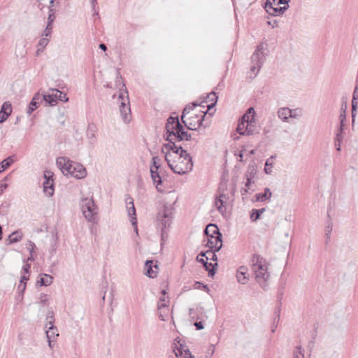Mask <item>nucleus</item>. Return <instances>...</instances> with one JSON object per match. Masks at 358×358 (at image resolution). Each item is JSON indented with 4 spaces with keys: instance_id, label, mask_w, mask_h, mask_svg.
I'll list each match as a JSON object with an SVG mask.
<instances>
[{
    "instance_id": "22",
    "label": "nucleus",
    "mask_w": 358,
    "mask_h": 358,
    "mask_svg": "<svg viewBox=\"0 0 358 358\" xmlns=\"http://www.w3.org/2000/svg\"><path fill=\"white\" fill-rule=\"evenodd\" d=\"M125 203L128 215L131 217L133 216L136 217L134 199L129 195H126Z\"/></svg>"
},
{
    "instance_id": "1",
    "label": "nucleus",
    "mask_w": 358,
    "mask_h": 358,
    "mask_svg": "<svg viewBox=\"0 0 358 358\" xmlns=\"http://www.w3.org/2000/svg\"><path fill=\"white\" fill-rule=\"evenodd\" d=\"M252 269L257 283L264 291H267L269 287L270 273L266 259L259 255H254L252 259Z\"/></svg>"
},
{
    "instance_id": "11",
    "label": "nucleus",
    "mask_w": 358,
    "mask_h": 358,
    "mask_svg": "<svg viewBox=\"0 0 358 358\" xmlns=\"http://www.w3.org/2000/svg\"><path fill=\"white\" fill-rule=\"evenodd\" d=\"M51 94H47L43 95V99L48 103L50 106H55L57 103V101H62L64 102H67L69 101V98L66 96V94H63L58 90L51 89Z\"/></svg>"
},
{
    "instance_id": "9",
    "label": "nucleus",
    "mask_w": 358,
    "mask_h": 358,
    "mask_svg": "<svg viewBox=\"0 0 358 358\" xmlns=\"http://www.w3.org/2000/svg\"><path fill=\"white\" fill-rule=\"evenodd\" d=\"M178 141H169L162 147V152L164 154L165 160L166 161V155H169L171 158H175V156L182 155L183 152H187L181 145H178L176 142Z\"/></svg>"
},
{
    "instance_id": "63",
    "label": "nucleus",
    "mask_w": 358,
    "mask_h": 358,
    "mask_svg": "<svg viewBox=\"0 0 358 358\" xmlns=\"http://www.w3.org/2000/svg\"><path fill=\"white\" fill-rule=\"evenodd\" d=\"M25 288H26V283L20 282V284L18 286V289L20 290H21L22 292H24L25 290Z\"/></svg>"
},
{
    "instance_id": "57",
    "label": "nucleus",
    "mask_w": 358,
    "mask_h": 358,
    "mask_svg": "<svg viewBox=\"0 0 358 358\" xmlns=\"http://www.w3.org/2000/svg\"><path fill=\"white\" fill-rule=\"evenodd\" d=\"M56 241H57V238L56 237L53 236V238H52V250L50 251V253L52 255H53L55 251H56V248L55 247V244H56Z\"/></svg>"
},
{
    "instance_id": "50",
    "label": "nucleus",
    "mask_w": 358,
    "mask_h": 358,
    "mask_svg": "<svg viewBox=\"0 0 358 358\" xmlns=\"http://www.w3.org/2000/svg\"><path fill=\"white\" fill-rule=\"evenodd\" d=\"M213 251V250H210V252H208V256H206V260H213L214 262L217 261V255L215 254V252Z\"/></svg>"
},
{
    "instance_id": "40",
    "label": "nucleus",
    "mask_w": 358,
    "mask_h": 358,
    "mask_svg": "<svg viewBox=\"0 0 358 358\" xmlns=\"http://www.w3.org/2000/svg\"><path fill=\"white\" fill-rule=\"evenodd\" d=\"M207 99L211 101V103L207 106L208 109L210 110L215 106V103L217 102V96L215 92H211L207 95Z\"/></svg>"
},
{
    "instance_id": "33",
    "label": "nucleus",
    "mask_w": 358,
    "mask_h": 358,
    "mask_svg": "<svg viewBox=\"0 0 358 358\" xmlns=\"http://www.w3.org/2000/svg\"><path fill=\"white\" fill-rule=\"evenodd\" d=\"M191 139V135L186 131H185L183 126L182 125V129L180 130L179 133L176 136V141H189Z\"/></svg>"
},
{
    "instance_id": "44",
    "label": "nucleus",
    "mask_w": 358,
    "mask_h": 358,
    "mask_svg": "<svg viewBox=\"0 0 358 358\" xmlns=\"http://www.w3.org/2000/svg\"><path fill=\"white\" fill-rule=\"evenodd\" d=\"M52 30V24H47L45 29L43 31L42 36L45 37H48L50 36Z\"/></svg>"
},
{
    "instance_id": "46",
    "label": "nucleus",
    "mask_w": 358,
    "mask_h": 358,
    "mask_svg": "<svg viewBox=\"0 0 358 358\" xmlns=\"http://www.w3.org/2000/svg\"><path fill=\"white\" fill-rule=\"evenodd\" d=\"M49 299L50 298L48 294L43 293H41L40 294L39 300L41 303L46 304L48 302Z\"/></svg>"
},
{
    "instance_id": "14",
    "label": "nucleus",
    "mask_w": 358,
    "mask_h": 358,
    "mask_svg": "<svg viewBox=\"0 0 358 358\" xmlns=\"http://www.w3.org/2000/svg\"><path fill=\"white\" fill-rule=\"evenodd\" d=\"M45 181L43 182V191L48 196H52L54 194L53 180L50 171H45L44 173Z\"/></svg>"
},
{
    "instance_id": "15",
    "label": "nucleus",
    "mask_w": 358,
    "mask_h": 358,
    "mask_svg": "<svg viewBox=\"0 0 358 358\" xmlns=\"http://www.w3.org/2000/svg\"><path fill=\"white\" fill-rule=\"evenodd\" d=\"M206 112L202 115L201 118H199L198 115L192 117L189 122L185 120V126L189 130H196L202 124L203 117L206 115Z\"/></svg>"
},
{
    "instance_id": "2",
    "label": "nucleus",
    "mask_w": 358,
    "mask_h": 358,
    "mask_svg": "<svg viewBox=\"0 0 358 358\" xmlns=\"http://www.w3.org/2000/svg\"><path fill=\"white\" fill-rule=\"evenodd\" d=\"M166 162L169 168L175 173L179 175H184L192 170L193 162L192 157L187 152H183L182 155L175 156V158H171V156L166 155Z\"/></svg>"
},
{
    "instance_id": "28",
    "label": "nucleus",
    "mask_w": 358,
    "mask_h": 358,
    "mask_svg": "<svg viewBox=\"0 0 358 358\" xmlns=\"http://www.w3.org/2000/svg\"><path fill=\"white\" fill-rule=\"evenodd\" d=\"M272 196V192H271L270 189L268 187H266L264 189V193H259L255 195L256 201L263 202L268 199H270V198Z\"/></svg>"
},
{
    "instance_id": "23",
    "label": "nucleus",
    "mask_w": 358,
    "mask_h": 358,
    "mask_svg": "<svg viewBox=\"0 0 358 358\" xmlns=\"http://www.w3.org/2000/svg\"><path fill=\"white\" fill-rule=\"evenodd\" d=\"M255 111L253 108L250 107L248 109L246 113H245L241 119V122H245L250 125L255 122Z\"/></svg>"
},
{
    "instance_id": "24",
    "label": "nucleus",
    "mask_w": 358,
    "mask_h": 358,
    "mask_svg": "<svg viewBox=\"0 0 358 358\" xmlns=\"http://www.w3.org/2000/svg\"><path fill=\"white\" fill-rule=\"evenodd\" d=\"M22 239V233L20 230H17L10 234L6 239V244L10 245L20 242Z\"/></svg>"
},
{
    "instance_id": "45",
    "label": "nucleus",
    "mask_w": 358,
    "mask_h": 358,
    "mask_svg": "<svg viewBox=\"0 0 358 358\" xmlns=\"http://www.w3.org/2000/svg\"><path fill=\"white\" fill-rule=\"evenodd\" d=\"M260 215L258 214L257 209H252L250 213V219L252 222L257 221L259 218Z\"/></svg>"
},
{
    "instance_id": "62",
    "label": "nucleus",
    "mask_w": 358,
    "mask_h": 358,
    "mask_svg": "<svg viewBox=\"0 0 358 358\" xmlns=\"http://www.w3.org/2000/svg\"><path fill=\"white\" fill-rule=\"evenodd\" d=\"M340 120H341V127H342L343 124V121L345 120V111L343 112V113H341L340 115ZM341 129H342V127L341 128Z\"/></svg>"
},
{
    "instance_id": "54",
    "label": "nucleus",
    "mask_w": 358,
    "mask_h": 358,
    "mask_svg": "<svg viewBox=\"0 0 358 358\" xmlns=\"http://www.w3.org/2000/svg\"><path fill=\"white\" fill-rule=\"evenodd\" d=\"M201 287H202L203 289L207 290L208 292L209 291L208 288V286L206 285H204L201 282H195V288H197V289H200Z\"/></svg>"
},
{
    "instance_id": "12",
    "label": "nucleus",
    "mask_w": 358,
    "mask_h": 358,
    "mask_svg": "<svg viewBox=\"0 0 358 358\" xmlns=\"http://www.w3.org/2000/svg\"><path fill=\"white\" fill-rule=\"evenodd\" d=\"M277 2L278 0H266L264 8L269 15L280 16L288 8V5L279 7L280 4H277Z\"/></svg>"
},
{
    "instance_id": "18",
    "label": "nucleus",
    "mask_w": 358,
    "mask_h": 358,
    "mask_svg": "<svg viewBox=\"0 0 358 358\" xmlns=\"http://www.w3.org/2000/svg\"><path fill=\"white\" fill-rule=\"evenodd\" d=\"M42 97L43 95L41 96L38 92L34 95L27 110V113L29 115H30L33 111H34L38 107Z\"/></svg>"
},
{
    "instance_id": "53",
    "label": "nucleus",
    "mask_w": 358,
    "mask_h": 358,
    "mask_svg": "<svg viewBox=\"0 0 358 358\" xmlns=\"http://www.w3.org/2000/svg\"><path fill=\"white\" fill-rule=\"evenodd\" d=\"M277 316L274 319V321H273V327H272V330L271 331L273 333L275 332V329L277 327V323L278 322V320H279V317H280V310H278L277 313Z\"/></svg>"
},
{
    "instance_id": "48",
    "label": "nucleus",
    "mask_w": 358,
    "mask_h": 358,
    "mask_svg": "<svg viewBox=\"0 0 358 358\" xmlns=\"http://www.w3.org/2000/svg\"><path fill=\"white\" fill-rule=\"evenodd\" d=\"M48 43L49 39H48L47 38H43L39 41L38 46L43 49L48 45Z\"/></svg>"
},
{
    "instance_id": "5",
    "label": "nucleus",
    "mask_w": 358,
    "mask_h": 358,
    "mask_svg": "<svg viewBox=\"0 0 358 358\" xmlns=\"http://www.w3.org/2000/svg\"><path fill=\"white\" fill-rule=\"evenodd\" d=\"M173 208L171 205H164L163 210L159 212L157 217V226L161 231L162 240H164L165 229L170 226Z\"/></svg>"
},
{
    "instance_id": "36",
    "label": "nucleus",
    "mask_w": 358,
    "mask_h": 358,
    "mask_svg": "<svg viewBox=\"0 0 358 358\" xmlns=\"http://www.w3.org/2000/svg\"><path fill=\"white\" fill-rule=\"evenodd\" d=\"M223 197H225V196L223 194H220L219 198L217 199L215 202V205L217 209L222 214H223L225 211V208L223 206V203H224V201L222 199Z\"/></svg>"
},
{
    "instance_id": "20",
    "label": "nucleus",
    "mask_w": 358,
    "mask_h": 358,
    "mask_svg": "<svg viewBox=\"0 0 358 358\" xmlns=\"http://www.w3.org/2000/svg\"><path fill=\"white\" fill-rule=\"evenodd\" d=\"M169 314L167 303H158V315L162 321H166Z\"/></svg>"
},
{
    "instance_id": "38",
    "label": "nucleus",
    "mask_w": 358,
    "mask_h": 358,
    "mask_svg": "<svg viewBox=\"0 0 358 358\" xmlns=\"http://www.w3.org/2000/svg\"><path fill=\"white\" fill-rule=\"evenodd\" d=\"M199 106V104L196 103H193L192 106H185V108L183 109V111H182V116H181V120H182V122L183 124H185V117L186 115V114L189 113L192 110L194 109V107Z\"/></svg>"
},
{
    "instance_id": "58",
    "label": "nucleus",
    "mask_w": 358,
    "mask_h": 358,
    "mask_svg": "<svg viewBox=\"0 0 358 358\" xmlns=\"http://www.w3.org/2000/svg\"><path fill=\"white\" fill-rule=\"evenodd\" d=\"M194 326L197 330H201L204 328L202 322H196Z\"/></svg>"
},
{
    "instance_id": "51",
    "label": "nucleus",
    "mask_w": 358,
    "mask_h": 358,
    "mask_svg": "<svg viewBox=\"0 0 358 358\" xmlns=\"http://www.w3.org/2000/svg\"><path fill=\"white\" fill-rule=\"evenodd\" d=\"M7 180V177H5L3 180L0 182V195L3 194V192L8 187V184L3 182V180Z\"/></svg>"
},
{
    "instance_id": "41",
    "label": "nucleus",
    "mask_w": 358,
    "mask_h": 358,
    "mask_svg": "<svg viewBox=\"0 0 358 358\" xmlns=\"http://www.w3.org/2000/svg\"><path fill=\"white\" fill-rule=\"evenodd\" d=\"M24 48H25V45H18L16 47L15 55H16L17 57L23 58L25 56L27 52H26Z\"/></svg>"
},
{
    "instance_id": "30",
    "label": "nucleus",
    "mask_w": 358,
    "mask_h": 358,
    "mask_svg": "<svg viewBox=\"0 0 358 358\" xmlns=\"http://www.w3.org/2000/svg\"><path fill=\"white\" fill-rule=\"evenodd\" d=\"M45 328L46 329L45 334L48 339H54L59 336L57 329L55 325L51 324V326Z\"/></svg>"
},
{
    "instance_id": "26",
    "label": "nucleus",
    "mask_w": 358,
    "mask_h": 358,
    "mask_svg": "<svg viewBox=\"0 0 358 358\" xmlns=\"http://www.w3.org/2000/svg\"><path fill=\"white\" fill-rule=\"evenodd\" d=\"M151 178L152 180V182L154 184L156 185V188L158 189V191H162L159 185H160L162 182V178L159 176V173L158 172V170L155 169H150Z\"/></svg>"
},
{
    "instance_id": "56",
    "label": "nucleus",
    "mask_w": 358,
    "mask_h": 358,
    "mask_svg": "<svg viewBox=\"0 0 358 358\" xmlns=\"http://www.w3.org/2000/svg\"><path fill=\"white\" fill-rule=\"evenodd\" d=\"M55 19V15H53L52 13V14H48V24H52V22H54Z\"/></svg>"
},
{
    "instance_id": "34",
    "label": "nucleus",
    "mask_w": 358,
    "mask_h": 358,
    "mask_svg": "<svg viewBox=\"0 0 358 358\" xmlns=\"http://www.w3.org/2000/svg\"><path fill=\"white\" fill-rule=\"evenodd\" d=\"M153 262L151 260H147L145 264L146 268V275L150 278H154L156 275V273L152 270Z\"/></svg>"
},
{
    "instance_id": "16",
    "label": "nucleus",
    "mask_w": 358,
    "mask_h": 358,
    "mask_svg": "<svg viewBox=\"0 0 358 358\" xmlns=\"http://www.w3.org/2000/svg\"><path fill=\"white\" fill-rule=\"evenodd\" d=\"M248 268L244 266H240L236 272L237 280L242 285L248 283L249 280V275L248 273Z\"/></svg>"
},
{
    "instance_id": "42",
    "label": "nucleus",
    "mask_w": 358,
    "mask_h": 358,
    "mask_svg": "<svg viewBox=\"0 0 358 358\" xmlns=\"http://www.w3.org/2000/svg\"><path fill=\"white\" fill-rule=\"evenodd\" d=\"M55 322V317H54V313L52 311H49L48 313L47 317H46V324L45 327H48V326L54 325Z\"/></svg>"
},
{
    "instance_id": "59",
    "label": "nucleus",
    "mask_w": 358,
    "mask_h": 358,
    "mask_svg": "<svg viewBox=\"0 0 358 358\" xmlns=\"http://www.w3.org/2000/svg\"><path fill=\"white\" fill-rule=\"evenodd\" d=\"M292 114L294 115V117H290V118H296L298 116L301 115L300 113H298V112H301V110L298 108L292 110Z\"/></svg>"
},
{
    "instance_id": "8",
    "label": "nucleus",
    "mask_w": 358,
    "mask_h": 358,
    "mask_svg": "<svg viewBox=\"0 0 358 358\" xmlns=\"http://www.w3.org/2000/svg\"><path fill=\"white\" fill-rule=\"evenodd\" d=\"M80 206L85 217L89 221H92L94 215L97 213L93 199L92 197L83 199Z\"/></svg>"
},
{
    "instance_id": "3",
    "label": "nucleus",
    "mask_w": 358,
    "mask_h": 358,
    "mask_svg": "<svg viewBox=\"0 0 358 358\" xmlns=\"http://www.w3.org/2000/svg\"><path fill=\"white\" fill-rule=\"evenodd\" d=\"M56 164L62 173L66 176H71L76 178L81 179L84 178L87 175L86 169L81 164L72 162L66 157H58Z\"/></svg>"
},
{
    "instance_id": "64",
    "label": "nucleus",
    "mask_w": 358,
    "mask_h": 358,
    "mask_svg": "<svg viewBox=\"0 0 358 358\" xmlns=\"http://www.w3.org/2000/svg\"><path fill=\"white\" fill-rule=\"evenodd\" d=\"M28 279H29V277L24 275L21 277L20 282L26 283V281L28 280Z\"/></svg>"
},
{
    "instance_id": "60",
    "label": "nucleus",
    "mask_w": 358,
    "mask_h": 358,
    "mask_svg": "<svg viewBox=\"0 0 358 358\" xmlns=\"http://www.w3.org/2000/svg\"><path fill=\"white\" fill-rule=\"evenodd\" d=\"M91 1V4H92V10L94 11V14H98L97 12H96L95 10V7H96V5L97 3V0H90Z\"/></svg>"
},
{
    "instance_id": "43",
    "label": "nucleus",
    "mask_w": 358,
    "mask_h": 358,
    "mask_svg": "<svg viewBox=\"0 0 358 358\" xmlns=\"http://www.w3.org/2000/svg\"><path fill=\"white\" fill-rule=\"evenodd\" d=\"M293 357L294 358H304V353L301 345L296 347Z\"/></svg>"
},
{
    "instance_id": "61",
    "label": "nucleus",
    "mask_w": 358,
    "mask_h": 358,
    "mask_svg": "<svg viewBox=\"0 0 358 358\" xmlns=\"http://www.w3.org/2000/svg\"><path fill=\"white\" fill-rule=\"evenodd\" d=\"M30 267H31L30 264H26L23 266L22 269H23V271H24V272L25 273H29V269H30Z\"/></svg>"
},
{
    "instance_id": "47",
    "label": "nucleus",
    "mask_w": 358,
    "mask_h": 358,
    "mask_svg": "<svg viewBox=\"0 0 358 358\" xmlns=\"http://www.w3.org/2000/svg\"><path fill=\"white\" fill-rule=\"evenodd\" d=\"M35 247V243L34 242L28 241L27 243V249L29 250V254H33Z\"/></svg>"
},
{
    "instance_id": "10",
    "label": "nucleus",
    "mask_w": 358,
    "mask_h": 358,
    "mask_svg": "<svg viewBox=\"0 0 358 358\" xmlns=\"http://www.w3.org/2000/svg\"><path fill=\"white\" fill-rule=\"evenodd\" d=\"M172 348L173 351L177 357L194 358V357L192 355L187 345L182 343L181 340L178 337L174 340Z\"/></svg>"
},
{
    "instance_id": "27",
    "label": "nucleus",
    "mask_w": 358,
    "mask_h": 358,
    "mask_svg": "<svg viewBox=\"0 0 358 358\" xmlns=\"http://www.w3.org/2000/svg\"><path fill=\"white\" fill-rule=\"evenodd\" d=\"M205 234H206L208 238L209 237H211V236H217L221 233L220 232L217 225L214 224H209L208 225H207L205 229Z\"/></svg>"
},
{
    "instance_id": "7",
    "label": "nucleus",
    "mask_w": 358,
    "mask_h": 358,
    "mask_svg": "<svg viewBox=\"0 0 358 358\" xmlns=\"http://www.w3.org/2000/svg\"><path fill=\"white\" fill-rule=\"evenodd\" d=\"M166 140L167 141H176V136L182 129V124L178 117H169L166 124Z\"/></svg>"
},
{
    "instance_id": "55",
    "label": "nucleus",
    "mask_w": 358,
    "mask_h": 358,
    "mask_svg": "<svg viewBox=\"0 0 358 358\" xmlns=\"http://www.w3.org/2000/svg\"><path fill=\"white\" fill-rule=\"evenodd\" d=\"M331 231H332L331 225H327L325 229V234H326L327 239L329 238V236H330Z\"/></svg>"
},
{
    "instance_id": "4",
    "label": "nucleus",
    "mask_w": 358,
    "mask_h": 358,
    "mask_svg": "<svg viewBox=\"0 0 358 358\" xmlns=\"http://www.w3.org/2000/svg\"><path fill=\"white\" fill-rule=\"evenodd\" d=\"M265 59V54L262 45H259L255 52L251 56V66L250 70V78L254 79L263 65Z\"/></svg>"
},
{
    "instance_id": "49",
    "label": "nucleus",
    "mask_w": 358,
    "mask_h": 358,
    "mask_svg": "<svg viewBox=\"0 0 358 358\" xmlns=\"http://www.w3.org/2000/svg\"><path fill=\"white\" fill-rule=\"evenodd\" d=\"M215 352V345L211 344L207 351L206 358H211Z\"/></svg>"
},
{
    "instance_id": "39",
    "label": "nucleus",
    "mask_w": 358,
    "mask_h": 358,
    "mask_svg": "<svg viewBox=\"0 0 358 358\" xmlns=\"http://www.w3.org/2000/svg\"><path fill=\"white\" fill-rule=\"evenodd\" d=\"M161 167V159L155 156L152 158V164L150 166V169L159 170Z\"/></svg>"
},
{
    "instance_id": "13",
    "label": "nucleus",
    "mask_w": 358,
    "mask_h": 358,
    "mask_svg": "<svg viewBox=\"0 0 358 358\" xmlns=\"http://www.w3.org/2000/svg\"><path fill=\"white\" fill-rule=\"evenodd\" d=\"M222 234H219L217 236H211L208 238L207 243L206 246L208 247L211 250L214 252H218L222 247Z\"/></svg>"
},
{
    "instance_id": "35",
    "label": "nucleus",
    "mask_w": 358,
    "mask_h": 358,
    "mask_svg": "<svg viewBox=\"0 0 358 358\" xmlns=\"http://www.w3.org/2000/svg\"><path fill=\"white\" fill-rule=\"evenodd\" d=\"M274 164V157L271 156L265 163L264 171L266 174H271L272 173V169Z\"/></svg>"
},
{
    "instance_id": "29",
    "label": "nucleus",
    "mask_w": 358,
    "mask_h": 358,
    "mask_svg": "<svg viewBox=\"0 0 358 358\" xmlns=\"http://www.w3.org/2000/svg\"><path fill=\"white\" fill-rule=\"evenodd\" d=\"M358 105V86L356 85L352 94V118L355 116V111Z\"/></svg>"
},
{
    "instance_id": "37",
    "label": "nucleus",
    "mask_w": 358,
    "mask_h": 358,
    "mask_svg": "<svg viewBox=\"0 0 358 358\" xmlns=\"http://www.w3.org/2000/svg\"><path fill=\"white\" fill-rule=\"evenodd\" d=\"M13 163V159L11 157H9L5 159H3L0 163V173L5 171L7 168H8Z\"/></svg>"
},
{
    "instance_id": "6",
    "label": "nucleus",
    "mask_w": 358,
    "mask_h": 358,
    "mask_svg": "<svg viewBox=\"0 0 358 358\" xmlns=\"http://www.w3.org/2000/svg\"><path fill=\"white\" fill-rule=\"evenodd\" d=\"M120 101V113L122 118L125 123H128L131 120V109L128 93L126 89L120 90L118 96Z\"/></svg>"
},
{
    "instance_id": "31",
    "label": "nucleus",
    "mask_w": 358,
    "mask_h": 358,
    "mask_svg": "<svg viewBox=\"0 0 358 358\" xmlns=\"http://www.w3.org/2000/svg\"><path fill=\"white\" fill-rule=\"evenodd\" d=\"M97 132V127L94 124H89L87 129V136L91 141H94Z\"/></svg>"
},
{
    "instance_id": "17",
    "label": "nucleus",
    "mask_w": 358,
    "mask_h": 358,
    "mask_svg": "<svg viewBox=\"0 0 358 358\" xmlns=\"http://www.w3.org/2000/svg\"><path fill=\"white\" fill-rule=\"evenodd\" d=\"M12 113V106L9 101L3 103L0 110V123L3 122Z\"/></svg>"
},
{
    "instance_id": "19",
    "label": "nucleus",
    "mask_w": 358,
    "mask_h": 358,
    "mask_svg": "<svg viewBox=\"0 0 358 358\" xmlns=\"http://www.w3.org/2000/svg\"><path fill=\"white\" fill-rule=\"evenodd\" d=\"M196 261L198 262L203 264L206 270L208 272V276H210V277L214 276V275L215 273V266H217V263H215V264H213L212 263H208V260H206V259H204L202 257H199V256L196 257Z\"/></svg>"
},
{
    "instance_id": "21",
    "label": "nucleus",
    "mask_w": 358,
    "mask_h": 358,
    "mask_svg": "<svg viewBox=\"0 0 358 358\" xmlns=\"http://www.w3.org/2000/svg\"><path fill=\"white\" fill-rule=\"evenodd\" d=\"M278 117L283 122H287L290 117H294L292 114V109L287 107L280 108L277 112Z\"/></svg>"
},
{
    "instance_id": "52",
    "label": "nucleus",
    "mask_w": 358,
    "mask_h": 358,
    "mask_svg": "<svg viewBox=\"0 0 358 358\" xmlns=\"http://www.w3.org/2000/svg\"><path fill=\"white\" fill-rule=\"evenodd\" d=\"M131 224L134 227V231L138 235V227H137V218L135 216L131 217Z\"/></svg>"
},
{
    "instance_id": "32",
    "label": "nucleus",
    "mask_w": 358,
    "mask_h": 358,
    "mask_svg": "<svg viewBox=\"0 0 358 358\" xmlns=\"http://www.w3.org/2000/svg\"><path fill=\"white\" fill-rule=\"evenodd\" d=\"M52 282V277L48 274H42L40 275V279L38 280L41 286H48Z\"/></svg>"
},
{
    "instance_id": "25",
    "label": "nucleus",
    "mask_w": 358,
    "mask_h": 358,
    "mask_svg": "<svg viewBox=\"0 0 358 358\" xmlns=\"http://www.w3.org/2000/svg\"><path fill=\"white\" fill-rule=\"evenodd\" d=\"M249 124L245 122H241L237 127V131L241 135H252L254 134L253 130H249Z\"/></svg>"
}]
</instances>
